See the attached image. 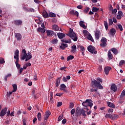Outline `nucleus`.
I'll use <instances>...</instances> for the list:
<instances>
[{"mask_svg":"<svg viewBox=\"0 0 125 125\" xmlns=\"http://www.w3.org/2000/svg\"><path fill=\"white\" fill-rule=\"evenodd\" d=\"M91 84L92 87H97V88H99V89H103V88H104L103 86L101 85V83L97 81L95 79L91 80Z\"/></svg>","mask_w":125,"mask_h":125,"instance_id":"nucleus-1","label":"nucleus"},{"mask_svg":"<svg viewBox=\"0 0 125 125\" xmlns=\"http://www.w3.org/2000/svg\"><path fill=\"white\" fill-rule=\"evenodd\" d=\"M68 36L71 38L72 40L74 41V42H77L78 41V36H77V34L76 33L74 32L73 29H70L68 34Z\"/></svg>","mask_w":125,"mask_h":125,"instance_id":"nucleus-2","label":"nucleus"},{"mask_svg":"<svg viewBox=\"0 0 125 125\" xmlns=\"http://www.w3.org/2000/svg\"><path fill=\"white\" fill-rule=\"evenodd\" d=\"M83 32L85 38H87V39H88L89 41H91V42H94V40H93V38H92V36H91V35L89 34V32H88V31L84 30Z\"/></svg>","mask_w":125,"mask_h":125,"instance_id":"nucleus-3","label":"nucleus"},{"mask_svg":"<svg viewBox=\"0 0 125 125\" xmlns=\"http://www.w3.org/2000/svg\"><path fill=\"white\" fill-rule=\"evenodd\" d=\"M83 106L84 107H88V106L91 108L93 106V103H92V101L91 100H86L85 102L82 103Z\"/></svg>","mask_w":125,"mask_h":125,"instance_id":"nucleus-4","label":"nucleus"},{"mask_svg":"<svg viewBox=\"0 0 125 125\" xmlns=\"http://www.w3.org/2000/svg\"><path fill=\"white\" fill-rule=\"evenodd\" d=\"M88 51L92 53V54H96L97 53V51L95 50V47H94L92 45H90L87 47Z\"/></svg>","mask_w":125,"mask_h":125,"instance_id":"nucleus-5","label":"nucleus"},{"mask_svg":"<svg viewBox=\"0 0 125 125\" xmlns=\"http://www.w3.org/2000/svg\"><path fill=\"white\" fill-rule=\"evenodd\" d=\"M100 46L102 47H105L107 46V39L105 37H103L101 40Z\"/></svg>","mask_w":125,"mask_h":125,"instance_id":"nucleus-6","label":"nucleus"},{"mask_svg":"<svg viewBox=\"0 0 125 125\" xmlns=\"http://www.w3.org/2000/svg\"><path fill=\"white\" fill-rule=\"evenodd\" d=\"M14 59H16L15 64L18 63L19 62V50L18 49H17L15 52Z\"/></svg>","mask_w":125,"mask_h":125,"instance_id":"nucleus-7","label":"nucleus"},{"mask_svg":"<svg viewBox=\"0 0 125 125\" xmlns=\"http://www.w3.org/2000/svg\"><path fill=\"white\" fill-rule=\"evenodd\" d=\"M21 60H25L27 57V53L25 49H22L21 54Z\"/></svg>","mask_w":125,"mask_h":125,"instance_id":"nucleus-8","label":"nucleus"},{"mask_svg":"<svg viewBox=\"0 0 125 125\" xmlns=\"http://www.w3.org/2000/svg\"><path fill=\"white\" fill-rule=\"evenodd\" d=\"M6 112H7V107L2 109L0 112V117H4L6 114Z\"/></svg>","mask_w":125,"mask_h":125,"instance_id":"nucleus-9","label":"nucleus"},{"mask_svg":"<svg viewBox=\"0 0 125 125\" xmlns=\"http://www.w3.org/2000/svg\"><path fill=\"white\" fill-rule=\"evenodd\" d=\"M111 70H112V67H111L110 66H106L104 68V74L106 76H108V75H109V73L111 71Z\"/></svg>","mask_w":125,"mask_h":125,"instance_id":"nucleus-10","label":"nucleus"},{"mask_svg":"<svg viewBox=\"0 0 125 125\" xmlns=\"http://www.w3.org/2000/svg\"><path fill=\"white\" fill-rule=\"evenodd\" d=\"M51 114L50 111L49 110L45 112L43 118L44 120L46 121L48 118H49V116H50Z\"/></svg>","mask_w":125,"mask_h":125,"instance_id":"nucleus-11","label":"nucleus"},{"mask_svg":"<svg viewBox=\"0 0 125 125\" xmlns=\"http://www.w3.org/2000/svg\"><path fill=\"white\" fill-rule=\"evenodd\" d=\"M15 37L17 39V41H20L22 39V35L19 33H15Z\"/></svg>","mask_w":125,"mask_h":125,"instance_id":"nucleus-12","label":"nucleus"},{"mask_svg":"<svg viewBox=\"0 0 125 125\" xmlns=\"http://www.w3.org/2000/svg\"><path fill=\"white\" fill-rule=\"evenodd\" d=\"M46 33L48 37H52L54 35V32L52 30H46Z\"/></svg>","mask_w":125,"mask_h":125,"instance_id":"nucleus-13","label":"nucleus"},{"mask_svg":"<svg viewBox=\"0 0 125 125\" xmlns=\"http://www.w3.org/2000/svg\"><path fill=\"white\" fill-rule=\"evenodd\" d=\"M32 57L33 56H32L31 53L28 52L27 54H26V58L25 59L26 62H27V61H28V60H30V59H32Z\"/></svg>","mask_w":125,"mask_h":125,"instance_id":"nucleus-14","label":"nucleus"},{"mask_svg":"<svg viewBox=\"0 0 125 125\" xmlns=\"http://www.w3.org/2000/svg\"><path fill=\"white\" fill-rule=\"evenodd\" d=\"M110 88L111 90H112V91H114V92H116L117 90H118V87H117V85L115 84H113L112 85H111Z\"/></svg>","mask_w":125,"mask_h":125,"instance_id":"nucleus-15","label":"nucleus"},{"mask_svg":"<svg viewBox=\"0 0 125 125\" xmlns=\"http://www.w3.org/2000/svg\"><path fill=\"white\" fill-rule=\"evenodd\" d=\"M101 34V33L100 32V31H96V32L95 33V37L96 40H99Z\"/></svg>","mask_w":125,"mask_h":125,"instance_id":"nucleus-16","label":"nucleus"},{"mask_svg":"<svg viewBox=\"0 0 125 125\" xmlns=\"http://www.w3.org/2000/svg\"><path fill=\"white\" fill-rule=\"evenodd\" d=\"M106 104H107V105L108 106V107H110V108H112L113 109H115L116 105H115L114 103H112L110 102H107Z\"/></svg>","mask_w":125,"mask_h":125,"instance_id":"nucleus-17","label":"nucleus"},{"mask_svg":"<svg viewBox=\"0 0 125 125\" xmlns=\"http://www.w3.org/2000/svg\"><path fill=\"white\" fill-rule=\"evenodd\" d=\"M110 36H115V34H116V29L115 28H111L108 33Z\"/></svg>","mask_w":125,"mask_h":125,"instance_id":"nucleus-18","label":"nucleus"},{"mask_svg":"<svg viewBox=\"0 0 125 125\" xmlns=\"http://www.w3.org/2000/svg\"><path fill=\"white\" fill-rule=\"evenodd\" d=\"M79 113H77L78 115H81V114L83 115V116H85L86 115L85 114V111L83 109H79L78 110Z\"/></svg>","mask_w":125,"mask_h":125,"instance_id":"nucleus-19","label":"nucleus"},{"mask_svg":"<svg viewBox=\"0 0 125 125\" xmlns=\"http://www.w3.org/2000/svg\"><path fill=\"white\" fill-rule=\"evenodd\" d=\"M58 37L59 39H63L66 37V35L64 33H57Z\"/></svg>","mask_w":125,"mask_h":125,"instance_id":"nucleus-20","label":"nucleus"},{"mask_svg":"<svg viewBox=\"0 0 125 125\" xmlns=\"http://www.w3.org/2000/svg\"><path fill=\"white\" fill-rule=\"evenodd\" d=\"M77 52V46L76 45H73L71 46V53H75Z\"/></svg>","mask_w":125,"mask_h":125,"instance_id":"nucleus-21","label":"nucleus"},{"mask_svg":"<svg viewBox=\"0 0 125 125\" xmlns=\"http://www.w3.org/2000/svg\"><path fill=\"white\" fill-rule=\"evenodd\" d=\"M22 21L21 20H17L14 21V23L17 26H19V25H22Z\"/></svg>","mask_w":125,"mask_h":125,"instance_id":"nucleus-22","label":"nucleus"},{"mask_svg":"<svg viewBox=\"0 0 125 125\" xmlns=\"http://www.w3.org/2000/svg\"><path fill=\"white\" fill-rule=\"evenodd\" d=\"M80 27H82V28H83V29H86V26L84 24V21H80L79 22Z\"/></svg>","mask_w":125,"mask_h":125,"instance_id":"nucleus-23","label":"nucleus"},{"mask_svg":"<svg viewBox=\"0 0 125 125\" xmlns=\"http://www.w3.org/2000/svg\"><path fill=\"white\" fill-rule=\"evenodd\" d=\"M107 56L109 60H112V59H113V55L112 54V53H111V51H108Z\"/></svg>","mask_w":125,"mask_h":125,"instance_id":"nucleus-24","label":"nucleus"},{"mask_svg":"<svg viewBox=\"0 0 125 125\" xmlns=\"http://www.w3.org/2000/svg\"><path fill=\"white\" fill-rule=\"evenodd\" d=\"M37 31L40 32L41 33H42V34H43L44 33H45V30L44 29V28H42L41 27L37 29Z\"/></svg>","mask_w":125,"mask_h":125,"instance_id":"nucleus-25","label":"nucleus"},{"mask_svg":"<svg viewBox=\"0 0 125 125\" xmlns=\"http://www.w3.org/2000/svg\"><path fill=\"white\" fill-rule=\"evenodd\" d=\"M52 28L54 31H59V27L56 24L53 25Z\"/></svg>","mask_w":125,"mask_h":125,"instance_id":"nucleus-26","label":"nucleus"},{"mask_svg":"<svg viewBox=\"0 0 125 125\" xmlns=\"http://www.w3.org/2000/svg\"><path fill=\"white\" fill-rule=\"evenodd\" d=\"M42 16L43 17H44V18H48L49 14L46 11L43 12L42 14Z\"/></svg>","mask_w":125,"mask_h":125,"instance_id":"nucleus-27","label":"nucleus"},{"mask_svg":"<svg viewBox=\"0 0 125 125\" xmlns=\"http://www.w3.org/2000/svg\"><path fill=\"white\" fill-rule=\"evenodd\" d=\"M13 90L12 92H15L17 90V85L16 84H12Z\"/></svg>","mask_w":125,"mask_h":125,"instance_id":"nucleus-28","label":"nucleus"},{"mask_svg":"<svg viewBox=\"0 0 125 125\" xmlns=\"http://www.w3.org/2000/svg\"><path fill=\"white\" fill-rule=\"evenodd\" d=\"M104 23L106 31H108V28H109V26H108V22L107 21H104Z\"/></svg>","mask_w":125,"mask_h":125,"instance_id":"nucleus-29","label":"nucleus"},{"mask_svg":"<svg viewBox=\"0 0 125 125\" xmlns=\"http://www.w3.org/2000/svg\"><path fill=\"white\" fill-rule=\"evenodd\" d=\"M111 51L115 55H117V54H118V49H117L116 48H112V49H111Z\"/></svg>","mask_w":125,"mask_h":125,"instance_id":"nucleus-30","label":"nucleus"},{"mask_svg":"<svg viewBox=\"0 0 125 125\" xmlns=\"http://www.w3.org/2000/svg\"><path fill=\"white\" fill-rule=\"evenodd\" d=\"M11 76H12L11 74H8L7 75L5 76L4 81H5V82H7V79H8V78H10Z\"/></svg>","mask_w":125,"mask_h":125,"instance_id":"nucleus-31","label":"nucleus"},{"mask_svg":"<svg viewBox=\"0 0 125 125\" xmlns=\"http://www.w3.org/2000/svg\"><path fill=\"white\" fill-rule=\"evenodd\" d=\"M80 49H81V51L82 52V54H83V55L84 56V47L82 46L80 47Z\"/></svg>","mask_w":125,"mask_h":125,"instance_id":"nucleus-32","label":"nucleus"},{"mask_svg":"<svg viewBox=\"0 0 125 125\" xmlns=\"http://www.w3.org/2000/svg\"><path fill=\"white\" fill-rule=\"evenodd\" d=\"M49 17H56V15L54 13L50 12L49 13Z\"/></svg>","mask_w":125,"mask_h":125,"instance_id":"nucleus-33","label":"nucleus"},{"mask_svg":"<svg viewBox=\"0 0 125 125\" xmlns=\"http://www.w3.org/2000/svg\"><path fill=\"white\" fill-rule=\"evenodd\" d=\"M74 59V56L70 55L67 58V61H70V60H73Z\"/></svg>","mask_w":125,"mask_h":125,"instance_id":"nucleus-34","label":"nucleus"},{"mask_svg":"<svg viewBox=\"0 0 125 125\" xmlns=\"http://www.w3.org/2000/svg\"><path fill=\"white\" fill-rule=\"evenodd\" d=\"M118 118H119V116H118V115L112 114V117L111 118V120H117Z\"/></svg>","mask_w":125,"mask_h":125,"instance_id":"nucleus-35","label":"nucleus"},{"mask_svg":"<svg viewBox=\"0 0 125 125\" xmlns=\"http://www.w3.org/2000/svg\"><path fill=\"white\" fill-rule=\"evenodd\" d=\"M112 117H113L112 114H106L105 115V118H109V119H111V120H112Z\"/></svg>","mask_w":125,"mask_h":125,"instance_id":"nucleus-36","label":"nucleus"},{"mask_svg":"<svg viewBox=\"0 0 125 125\" xmlns=\"http://www.w3.org/2000/svg\"><path fill=\"white\" fill-rule=\"evenodd\" d=\"M125 61L122 60L119 62V66H120V67H122L123 65L125 66Z\"/></svg>","mask_w":125,"mask_h":125,"instance_id":"nucleus-37","label":"nucleus"},{"mask_svg":"<svg viewBox=\"0 0 125 125\" xmlns=\"http://www.w3.org/2000/svg\"><path fill=\"white\" fill-rule=\"evenodd\" d=\"M89 7H86L85 8V9L83 10V12L84 13H88V12L89 11Z\"/></svg>","mask_w":125,"mask_h":125,"instance_id":"nucleus-38","label":"nucleus"},{"mask_svg":"<svg viewBox=\"0 0 125 125\" xmlns=\"http://www.w3.org/2000/svg\"><path fill=\"white\" fill-rule=\"evenodd\" d=\"M65 88H66V85H65V84H61V90H63V89H64Z\"/></svg>","mask_w":125,"mask_h":125,"instance_id":"nucleus-39","label":"nucleus"},{"mask_svg":"<svg viewBox=\"0 0 125 125\" xmlns=\"http://www.w3.org/2000/svg\"><path fill=\"white\" fill-rule=\"evenodd\" d=\"M98 10H99V8L97 7H93L92 9V11H93V12H97Z\"/></svg>","mask_w":125,"mask_h":125,"instance_id":"nucleus-40","label":"nucleus"},{"mask_svg":"<svg viewBox=\"0 0 125 125\" xmlns=\"http://www.w3.org/2000/svg\"><path fill=\"white\" fill-rule=\"evenodd\" d=\"M38 121H42V114L38 113L37 115Z\"/></svg>","mask_w":125,"mask_h":125,"instance_id":"nucleus-41","label":"nucleus"},{"mask_svg":"<svg viewBox=\"0 0 125 125\" xmlns=\"http://www.w3.org/2000/svg\"><path fill=\"white\" fill-rule=\"evenodd\" d=\"M121 96V98H125V90H124L122 92Z\"/></svg>","mask_w":125,"mask_h":125,"instance_id":"nucleus-42","label":"nucleus"},{"mask_svg":"<svg viewBox=\"0 0 125 125\" xmlns=\"http://www.w3.org/2000/svg\"><path fill=\"white\" fill-rule=\"evenodd\" d=\"M124 100H125V98H122V96H120V104H123L124 103Z\"/></svg>","mask_w":125,"mask_h":125,"instance_id":"nucleus-43","label":"nucleus"},{"mask_svg":"<svg viewBox=\"0 0 125 125\" xmlns=\"http://www.w3.org/2000/svg\"><path fill=\"white\" fill-rule=\"evenodd\" d=\"M58 41L57 39H53L51 41V42L53 43V44H55V43H57Z\"/></svg>","mask_w":125,"mask_h":125,"instance_id":"nucleus-44","label":"nucleus"},{"mask_svg":"<svg viewBox=\"0 0 125 125\" xmlns=\"http://www.w3.org/2000/svg\"><path fill=\"white\" fill-rule=\"evenodd\" d=\"M112 24H113V20L111 19H108V25L111 26Z\"/></svg>","mask_w":125,"mask_h":125,"instance_id":"nucleus-45","label":"nucleus"},{"mask_svg":"<svg viewBox=\"0 0 125 125\" xmlns=\"http://www.w3.org/2000/svg\"><path fill=\"white\" fill-rule=\"evenodd\" d=\"M62 120H63V115L62 114H61L58 118V121L59 122H60V121H61Z\"/></svg>","mask_w":125,"mask_h":125,"instance_id":"nucleus-46","label":"nucleus"},{"mask_svg":"<svg viewBox=\"0 0 125 125\" xmlns=\"http://www.w3.org/2000/svg\"><path fill=\"white\" fill-rule=\"evenodd\" d=\"M74 103H70L69 106V109H73V108H74Z\"/></svg>","mask_w":125,"mask_h":125,"instance_id":"nucleus-47","label":"nucleus"},{"mask_svg":"<svg viewBox=\"0 0 125 125\" xmlns=\"http://www.w3.org/2000/svg\"><path fill=\"white\" fill-rule=\"evenodd\" d=\"M118 28L119 29L120 31H123V26H122V24H118Z\"/></svg>","mask_w":125,"mask_h":125,"instance_id":"nucleus-48","label":"nucleus"},{"mask_svg":"<svg viewBox=\"0 0 125 125\" xmlns=\"http://www.w3.org/2000/svg\"><path fill=\"white\" fill-rule=\"evenodd\" d=\"M75 12H76V11L72 10L70 11L69 14H71V15H75Z\"/></svg>","mask_w":125,"mask_h":125,"instance_id":"nucleus-49","label":"nucleus"},{"mask_svg":"<svg viewBox=\"0 0 125 125\" xmlns=\"http://www.w3.org/2000/svg\"><path fill=\"white\" fill-rule=\"evenodd\" d=\"M62 42H65V43H69L70 42V41L65 40V39L62 40Z\"/></svg>","mask_w":125,"mask_h":125,"instance_id":"nucleus-50","label":"nucleus"},{"mask_svg":"<svg viewBox=\"0 0 125 125\" xmlns=\"http://www.w3.org/2000/svg\"><path fill=\"white\" fill-rule=\"evenodd\" d=\"M75 112H76V109L75 108L72 109L71 111V115H74L75 114Z\"/></svg>","mask_w":125,"mask_h":125,"instance_id":"nucleus-51","label":"nucleus"},{"mask_svg":"<svg viewBox=\"0 0 125 125\" xmlns=\"http://www.w3.org/2000/svg\"><path fill=\"white\" fill-rule=\"evenodd\" d=\"M108 113H113L114 112V110L112 108H109L107 109Z\"/></svg>","mask_w":125,"mask_h":125,"instance_id":"nucleus-52","label":"nucleus"},{"mask_svg":"<svg viewBox=\"0 0 125 125\" xmlns=\"http://www.w3.org/2000/svg\"><path fill=\"white\" fill-rule=\"evenodd\" d=\"M63 93H58L56 94V96H59V97H61V96H62V95H63Z\"/></svg>","mask_w":125,"mask_h":125,"instance_id":"nucleus-53","label":"nucleus"},{"mask_svg":"<svg viewBox=\"0 0 125 125\" xmlns=\"http://www.w3.org/2000/svg\"><path fill=\"white\" fill-rule=\"evenodd\" d=\"M98 89L97 88H91L90 91L91 92H94V91L96 92L97 91Z\"/></svg>","mask_w":125,"mask_h":125,"instance_id":"nucleus-54","label":"nucleus"},{"mask_svg":"<svg viewBox=\"0 0 125 125\" xmlns=\"http://www.w3.org/2000/svg\"><path fill=\"white\" fill-rule=\"evenodd\" d=\"M4 59H0V64H3L5 63Z\"/></svg>","mask_w":125,"mask_h":125,"instance_id":"nucleus-55","label":"nucleus"},{"mask_svg":"<svg viewBox=\"0 0 125 125\" xmlns=\"http://www.w3.org/2000/svg\"><path fill=\"white\" fill-rule=\"evenodd\" d=\"M117 11H118L117 9H114L112 10L111 13L112 14H115V13H117Z\"/></svg>","mask_w":125,"mask_h":125,"instance_id":"nucleus-56","label":"nucleus"},{"mask_svg":"<svg viewBox=\"0 0 125 125\" xmlns=\"http://www.w3.org/2000/svg\"><path fill=\"white\" fill-rule=\"evenodd\" d=\"M123 16H121V15H118L117 16V17H116V18H117V19H118V20H121V19H122V17Z\"/></svg>","mask_w":125,"mask_h":125,"instance_id":"nucleus-57","label":"nucleus"},{"mask_svg":"<svg viewBox=\"0 0 125 125\" xmlns=\"http://www.w3.org/2000/svg\"><path fill=\"white\" fill-rule=\"evenodd\" d=\"M16 67H17V69H20V68L21 67V65H20V64L18 63H16Z\"/></svg>","mask_w":125,"mask_h":125,"instance_id":"nucleus-58","label":"nucleus"},{"mask_svg":"<svg viewBox=\"0 0 125 125\" xmlns=\"http://www.w3.org/2000/svg\"><path fill=\"white\" fill-rule=\"evenodd\" d=\"M66 68H67V67H61V68H60V70L61 71H66L65 70H66Z\"/></svg>","mask_w":125,"mask_h":125,"instance_id":"nucleus-59","label":"nucleus"},{"mask_svg":"<svg viewBox=\"0 0 125 125\" xmlns=\"http://www.w3.org/2000/svg\"><path fill=\"white\" fill-rule=\"evenodd\" d=\"M98 71H99V72H101V71H102V66L101 65L99 66Z\"/></svg>","mask_w":125,"mask_h":125,"instance_id":"nucleus-60","label":"nucleus"},{"mask_svg":"<svg viewBox=\"0 0 125 125\" xmlns=\"http://www.w3.org/2000/svg\"><path fill=\"white\" fill-rule=\"evenodd\" d=\"M74 15H75L76 16H77V17H79V12L75 11V12L74 13Z\"/></svg>","mask_w":125,"mask_h":125,"instance_id":"nucleus-61","label":"nucleus"},{"mask_svg":"<svg viewBox=\"0 0 125 125\" xmlns=\"http://www.w3.org/2000/svg\"><path fill=\"white\" fill-rule=\"evenodd\" d=\"M97 81H98L99 83H102V79L100 78H97Z\"/></svg>","mask_w":125,"mask_h":125,"instance_id":"nucleus-62","label":"nucleus"},{"mask_svg":"<svg viewBox=\"0 0 125 125\" xmlns=\"http://www.w3.org/2000/svg\"><path fill=\"white\" fill-rule=\"evenodd\" d=\"M61 106H62V102H58L57 107H60Z\"/></svg>","mask_w":125,"mask_h":125,"instance_id":"nucleus-63","label":"nucleus"},{"mask_svg":"<svg viewBox=\"0 0 125 125\" xmlns=\"http://www.w3.org/2000/svg\"><path fill=\"white\" fill-rule=\"evenodd\" d=\"M23 125H26V119H23L22 120Z\"/></svg>","mask_w":125,"mask_h":125,"instance_id":"nucleus-64","label":"nucleus"}]
</instances>
